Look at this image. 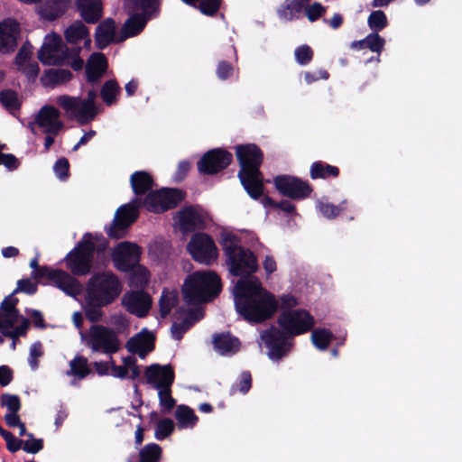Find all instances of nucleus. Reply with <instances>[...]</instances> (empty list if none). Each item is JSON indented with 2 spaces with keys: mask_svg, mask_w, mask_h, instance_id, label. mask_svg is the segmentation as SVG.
<instances>
[{
  "mask_svg": "<svg viewBox=\"0 0 462 462\" xmlns=\"http://www.w3.org/2000/svg\"><path fill=\"white\" fill-rule=\"evenodd\" d=\"M300 303L293 294H282L278 299L263 287L260 281H241L236 286V307L245 320L262 323L273 318L278 310H292Z\"/></svg>",
  "mask_w": 462,
  "mask_h": 462,
  "instance_id": "f257e3e1",
  "label": "nucleus"
},
{
  "mask_svg": "<svg viewBox=\"0 0 462 462\" xmlns=\"http://www.w3.org/2000/svg\"><path fill=\"white\" fill-rule=\"evenodd\" d=\"M240 238L234 233H222L220 245L226 255V263L228 271L233 275L240 277L234 286L235 309L239 315L243 316L238 310L236 304V286L241 280H258L254 278L259 268L258 259L250 248L240 245Z\"/></svg>",
  "mask_w": 462,
  "mask_h": 462,
  "instance_id": "f03ea898",
  "label": "nucleus"
},
{
  "mask_svg": "<svg viewBox=\"0 0 462 462\" xmlns=\"http://www.w3.org/2000/svg\"><path fill=\"white\" fill-rule=\"evenodd\" d=\"M239 162L238 179L253 199H259L264 193L263 175L261 171L263 152L257 144H239L236 147Z\"/></svg>",
  "mask_w": 462,
  "mask_h": 462,
  "instance_id": "7ed1b4c3",
  "label": "nucleus"
},
{
  "mask_svg": "<svg viewBox=\"0 0 462 462\" xmlns=\"http://www.w3.org/2000/svg\"><path fill=\"white\" fill-rule=\"evenodd\" d=\"M222 291L221 278L216 273H193L182 285V294L187 303L208 302Z\"/></svg>",
  "mask_w": 462,
  "mask_h": 462,
  "instance_id": "20e7f679",
  "label": "nucleus"
},
{
  "mask_svg": "<svg viewBox=\"0 0 462 462\" xmlns=\"http://www.w3.org/2000/svg\"><path fill=\"white\" fill-rule=\"evenodd\" d=\"M88 282L90 284L91 300L101 308L111 305L123 291L120 278L112 271L93 273Z\"/></svg>",
  "mask_w": 462,
  "mask_h": 462,
  "instance_id": "39448f33",
  "label": "nucleus"
},
{
  "mask_svg": "<svg viewBox=\"0 0 462 462\" xmlns=\"http://www.w3.org/2000/svg\"><path fill=\"white\" fill-rule=\"evenodd\" d=\"M92 233L87 232L80 241L65 256L64 262L70 273L75 275H87L93 270V246L91 245Z\"/></svg>",
  "mask_w": 462,
  "mask_h": 462,
  "instance_id": "423d86ee",
  "label": "nucleus"
},
{
  "mask_svg": "<svg viewBox=\"0 0 462 462\" xmlns=\"http://www.w3.org/2000/svg\"><path fill=\"white\" fill-rule=\"evenodd\" d=\"M186 193L180 189H161L154 191L150 189L149 194L143 199L137 202L143 206L149 212L162 213L169 208H176L181 200L185 199Z\"/></svg>",
  "mask_w": 462,
  "mask_h": 462,
  "instance_id": "0eeeda50",
  "label": "nucleus"
},
{
  "mask_svg": "<svg viewBox=\"0 0 462 462\" xmlns=\"http://www.w3.org/2000/svg\"><path fill=\"white\" fill-rule=\"evenodd\" d=\"M277 324L286 331L287 338L292 341V337L311 330L315 325V319L307 310L293 309L291 311L280 312Z\"/></svg>",
  "mask_w": 462,
  "mask_h": 462,
  "instance_id": "6e6552de",
  "label": "nucleus"
},
{
  "mask_svg": "<svg viewBox=\"0 0 462 462\" xmlns=\"http://www.w3.org/2000/svg\"><path fill=\"white\" fill-rule=\"evenodd\" d=\"M187 249L193 260L199 263L211 264L218 257L216 242L208 233H193L187 244Z\"/></svg>",
  "mask_w": 462,
  "mask_h": 462,
  "instance_id": "1a4fd4ad",
  "label": "nucleus"
},
{
  "mask_svg": "<svg viewBox=\"0 0 462 462\" xmlns=\"http://www.w3.org/2000/svg\"><path fill=\"white\" fill-rule=\"evenodd\" d=\"M87 346L94 352L115 354L119 351L121 343L116 330L104 325H92L89 328Z\"/></svg>",
  "mask_w": 462,
  "mask_h": 462,
  "instance_id": "9d476101",
  "label": "nucleus"
},
{
  "mask_svg": "<svg viewBox=\"0 0 462 462\" xmlns=\"http://www.w3.org/2000/svg\"><path fill=\"white\" fill-rule=\"evenodd\" d=\"M69 49L62 42V37L56 32H51L44 37V42L38 51L37 56L42 64H54L60 66L66 59H69Z\"/></svg>",
  "mask_w": 462,
  "mask_h": 462,
  "instance_id": "9b49d317",
  "label": "nucleus"
},
{
  "mask_svg": "<svg viewBox=\"0 0 462 462\" xmlns=\"http://www.w3.org/2000/svg\"><path fill=\"white\" fill-rule=\"evenodd\" d=\"M273 185L279 194L295 200L306 199L313 191V186L310 181L292 175L275 176Z\"/></svg>",
  "mask_w": 462,
  "mask_h": 462,
  "instance_id": "f8f14e48",
  "label": "nucleus"
},
{
  "mask_svg": "<svg viewBox=\"0 0 462 462\" xmlns=\"http://www.w3.org/2000/svg\"><path fill=\"white\" fill-rule=\"evenodd\" d=\"M266 348L268 356L273 361H280L292 349V342L288 339L287 333L280 327H271L263 330L261 336Z\"/></svg>",
  "mask_w": 462,
  "mask_h": 462,
  "instance_id": "ddd939ff",
  "label": "nucleus"
},
{
  "mask_svg": "<svg viewBox=\"0 0 462 462\" xmlns=\"http://www.w3.org/2000/svg\"><path fill=\"white\" fill-rule=\"evenodd\" d=\"M233 154L226 148H212L207 151L197 162L198 171L201 174H217L226 169L233 162Z\"/></svg>",
  "mask_w": 462,
  "mask_h": 462,
  "instance_id": "4468645a",
  "label": "nucleus"
},
{
  "mask_svg": "<svg viewBox=\"0 0 462 462\" xmlns=\"http://www.w3.org/2000/svg\"><path fill=\"white\" fill-rule=\"evenodd\" d=\"M142 256V248L136 243L121 242L112 253V261L120 272H130L137 266Z\"/></svg>",
  "mask_w": 462,
  "mask_h": 462,
  "instance_id": "2eb2a0df",
  "label": "nucleus"
},
{
  "mask_svg": "<svg viewBox=\"0 0 462 462\" xmlns=\"http://www.w3.org/2000/svg\"><path fill=\"white\" fill-rule=\"evenodd\" d=\"M57 104L67 113H71L81 125L90 123L96 116L90 108L87 98L81 99L79 97L59 96Z\"/></svg>",
  "mask_w": 462,
  "mask_h": 462,
  "instance_id": "dca6fc26",
  "label": "nucleus"
},
{
  "mask_svg": "<svg viewBox=\"0 0 462 462\" xmlns=\"http://www.w3.org/2000/svg\"><path fill=\"white\" fill-rule=\"evenodd\" d=\"M122 304L125 306L128 312L139 318H144L152 305V299L144 291H128L124 295Z\"/></svg>",
  "mask_w": 462,
  "mask_h": 462,
  "instance_id": "f3484780",
  "label": "nucleus"
},
{
  "mask_svg": "<svg viewBox=\"0 0 462 462\" xmlns=\"http://www.w3.org/2000/svg\"><path fill=\"white\" fill-rule=\"evenodd\" d=\"M60 116V112L53 105H43L39 110L35 123L39 127L43 128L44 133L58 135L64 127V123L61 122Z\"/></svg>",
  "mask_w": 462,
  "mask_h": 462,
  "instance_id": "a211bd4d",
  "label": "nucleus"
},
{
  "mask_svg": "<svg viewBox=\"0 0 462 462\" xmlns=\"http://www.w3.org/2000/svg\"><path fill=\"white\" fill-rule=\"evenodd\" d=\"M155 340L154 333L147 328H143L127 340L125 346L131 354H137L140 358L143 359L149 352L155 348Z\"/></svg>",
  "mask_w": 462,
  "mask_h": 462,
  "instance_id": "6ab92c4d",
  "label": "nucleus"
},
{
  "mask_svg": "<svg viewBox=\"0 0 462 462\" xmlns=\"http://www.w3.org/2000/svg\"><path fill=\"white\" fill-rule=\"evenodd\" d=\"M108 68L107 59L103 52H94L85 65V74L88 84H97Z\"/></svg>",
  "mask_w": 462,
  "mask_h": 462,
  "instance_id": "aec40b11",
  "label": "nucleus"
},
{
  "mask_svg": "<svg viewBox=\"0 0 462 462\" xmlns=\"http://www.w3.org/2000/svg\"><path fill=\"white\" fill-rule=\"evenodd\" d=\"M207 223L203 215L194 207H185L179 212V228L182 233L202 230Z\"/></svg>",
  "mask_w": 462,
  "mask_h": 462,
  "instance_id": "412c9836",
  "label": "nucleus"
},
{
  "mask_svg": "<svg viewBox=\"0 0 462 462\" xmlns=\"http://www.w3.org/2000/svg\"><path fill=\"white\" fill-rule=\"evenodd\" d=\"M20 24L15 20H4L0 23V51L9 53L17 46Z\"/></svg>",
  "mask_w": 462,
  "mask_h": 462,
  "instance_id": "4be33fe9",
  "label": "nucleus"
},
{
  "mask_svg": "<svg viewBox=\"0 0 462 462\" xmlns=\"http://www.w3.org/2000/svg\"><path fill=\"white\" fill-rule=\"evenodd\" d=\"M116 24L112 17H107L98 23L96 29L95 40L98 49H105L113 42H119L116 38Z\"/></svg>",
  "mask_w": 462,
  "mask_h": 462,
  "instance_id": "5701e85b",
  "label": "nucleus"
},
{
  "mask_svg": "<svg viewBox=\"0 0 462 462\" xmlns=\"http://www.w3.org/2000/svg\"><path fill=\"white\" fill-rule=\"evenodd\" d=\"M54 284L70 297H77L83 290L81 282L75 278V274L68 273L62 269H55Z\"/></svg>",
  "mask_w": 462,
  "mask_h": 462,
  "instance_id": "b1692460",
  "label": "nucleus"
},
{
  "mask_svg": "<svg viewBox=\"0 0 462 462\" xmlns=\"http://www.w3.org/2000/svg\"><path fill=\"white\" fill-rule=\"evenodd\" d=\"M76 7L85 23H97L103 14L102 0H76Z\"/></svg>",
  "mask_w": 462,
  "mask_h": 462,
  "instance_id": "393cba45",
  "label": "nucleus"
},
{
  "mask_svg": "<svg viewBox=\"0 0 462 462\" xmlns=\"http://www.w3.org/2000/svg\"><path fill=\"white\" fill-rule=\"evenodd\" d=\"M148 23V17L143 14H131L121 27L120 36L118 41L122 42L125 39L131 38V36L139 35Z\"/></svg>",
  "mask_w": 462,
  "mask_h": 462,
  "instance_id": "a878e982",
  "label": "nucleus"
},
{
  "mask_svg": "<svg viewBox=\"0 0 462 462\" xmlns=\"http://www.w3.org/2000/svg\"><path fill=\"white\" fill-rule=\"evenodd\" d=\"M70 0H43L39 5V14L44 20L53 21L67 12Z\"/></svg>",
  "mask_w": 462,
  "mask_h": 462,
  "instance_id": "bb28decb",
  "label": "nucleus"
},
{
  "mask_svg": "<svg viewBox=\"0 0 462 462\" xmlns=\"http://www.w3.org/2000/svg\"><path fill=\"white\" fill-rule=\"evenodd\" d=\"M154 180L150 171H135L130 177V186L134 194L148 195L152 187H154Z\"/></svg>",
  "mask_w": 462,
  "mask_h": 462,
  "instance_id": "cd10ccee",
  "label": "nucleus"
},
{
  "mask_svg": "<svg viewBox=\"0 0 462 462\" xmlns=\"http://www.w3.org/2000/svg\"><path fill=\"white\" fill-rule=\"evenodd\" d=\"M172 365L166 364H151L145 367L144 377L149 384H152L154 388L161 391L164 387V379L168 372H170Z\"/></svg>",
  "mask_w": 462,
  "mask_h": 462,
  "instance_id": "c85d7f7f",
  "label": "nucleus"
},
{
  "mask_svg": "<svg viewBox=\"0 0 462 462\" xmlns=\"http://www.w3.org/2000/svg\"><path fill=\"white\" fill-rule=\"evenodd\" d=\"M73 79V73L69 69H46L41 77V83L44 87H56L59 84H65Z\"/></svg>",
  "mask_w": 462,
  "mask_h": 462,
  "instance_id": "c756f323",
  "label": "nucleus"
},
{
  "mask_svg": "<svg viewBox=\"0 0 462 462\" xmlns=\"http://www.w3.org/2000/svg\"><path fill=\"white\" fill-rule=\"evenodd\" d=\"M240 341L229 332L215 333L213 345L220 354H234L238 351Z\"/></svg>",
  "mask_w": 462,
  "mask_h": 462,
  "instance_id": "7c9ffc66",
  "label": "nucleus"
},
{
  "mask_svg": "<svg viewBox=\"0 0 462 462\" xmlns=\"http://www.w3.org/2000/svg\"><path fill=\"white\" fill-rule=\"evenodd\" d=\"M175 377L174 368L171 366L165 375L162 389L158 393L160 404L165 411H171L176 405V401L171 392V385L175 381Z\"/></svg>",
  "mask_w": 462,
  "mask_h": 462,
  "instance_id": "2f4dec72",
  "label": "nucleus"
},
{
  "mask_svg": "<svg viewBox=\"0 0 462 462\" xmlns=\"http://www.w3.org/2000/svg\"><path fill=\"white\" fill-rule=\"evenodd\" d=\"M310 0H291L285 1L278 9V15L284 20H295L300 17L302 10L306 13V6Z\"/></svg>",
  "mask_w": 462,
  "mask_h": 462,
  "instance_id": "473e14b6",
  "label": "nucleus"
},
{
  "mask_svg": "<svg viewBox=\"0 0 462 462\" xmlns=\"http://www.w3.org/2000/svg\"><path fill=\"white\" fill-rule=\"evenodd\" d=\"M125 208L126 207L117 208L110 226L106 227V233L110 238H123L128 230L130 222L122 218V213Z\"/></svg>",
  "mask_w": 462,
  "mask_h": 462,
  "instance_id": "72a5a7b5",
  "label": "nucleus"
},
{
  "mask_svg": "<svg viewBox=\"0 0 462 462\" xmlns=\"http://www.w3.org/2000/svg\"><path fill=\"white\" fill-rule=\"evenodd\" d=\"M339 174L340 169L338 166L329 165V163L324 162V161H315L310 165V175L313 180L330 179V177L336 179Z\"/></svg>",
  "mask_w": 462,
  "mask_h": 462,
  "instance_id": "f704fd0d",
  "label": "nucleus"
},
{
  "mask_svg": "<svg viewBox=\"0 0 462 462\" xmlns=\"http://www.w3.org/2000/svg\"><path fill=\"white\" fill-rule=\"evenodd\" d=\"M85 301L87 304L85 307V317L88 320L92 321V323L97 324V321L101 320L104 311L101 305H97V302H94L93 300H91L89 282H86Z\"/></svg>",
  "mask_w": 462,
  "mask_h": 462,
  "instance_id": "c9c22d12",
  "label": "nucleus"
},
{
  "mask_svg": "<svg viewBox=\"0 0 462 462\" xmlns=\"http://www.w3.org/2000/svg\"><path fill=\"white\" fill-rule=\"evenodd\" d=\"M175 417L180 428H194L199 421V417L194 410L186 404H180L176 408Z\"/></svg>",
  "mask_w": 462,
  "mask_h": 462,
  "instance_id": "e433bc0d",
  "label": "nucleus"
},
{
  "mask_svg": "<svg viewBox=\"0 0 462 462\" xmlns=\"http://www.w3.org/2000/svg\"><path fill=\"white\" fill-rule=\"evenodd\" d=\"M88 35V29L82 20H76L64 31V37L69 43H79Z\"/></svg>",
  "mask_w": 462,
  "mask_h": 462,
  "instance_id": "4c0bfd02",
  "label": "nucleus"
},
{
  "mask_svg": "<svg viewBox=\"0 0 462 462\" xmlns=\"http://www.w3.org/2000/svg\"><path fill=\"white\" fill-rule=\"evenodd\" d=\"M162 454V446L158 443H148L139 451V462H160Z\"/></svg>",
  "mask_w": 462,
  "mask_h": 462,
  "instance_id": "58836bf2",
  "label": "nucleus"
},
{
  "mask_svg": "<svg viewBox=\"0 0 462 462\" xmlns=\"http://www.w3.org/2000/svg\"><path fill=\"white\" fill-rule=\"evenodd\" d=\"M178 300L179 297L176 291H170L168 289H163L162 294L159 300L161 318H167L172 308L177 305Z\"/></svg>",
  "mask_w": 462,
  "mask_h": 462,
  "instance_id": "ea45409f",
  "label": "nucleus"
},
{
  "mask_svg": "<svg viewBox=\"0 0 462 462\" xmlns=\"http://www.w3.org/2000/svg\"><path fill=\"white\" fill-rule=\"evenodd\" d=\"M120 91L121 86L118 81L116 79H110L103 84L100 89V97L106 105H113L116 102V97Z\"/></svg>",
  "mask_w": 462,
  "mask_h": 462,
  "instance_id": "a19ab883",
  "label": "nucleus"
},
{
  "mask_svg": "<svg viewBox=\"0 0 462 462\" xmlns=\"http://www.w3.org/2000/svg\"><path fill=\"white\" fill-rule=\"evenodd\" d=\"M69 365L70 370L67 372V374H74L79 379H85L91 373V369L88 365V358L83 357V356H76L69 362Z\"/></svg>",
  "mask_w": 462,
  "mask_h": 462,
  "instance_id": "79ce46f5",
  "label": "nucleus"
},
{
  "mask_svg": "<svg viewBox=\"0 0 462 462\" xmlns=\"http://www.w3.org/2000/svg\"><path fill=\"white\" fill-rule=\"evenodd\" d=\"M0 103L10 113L18 112L22 105L14 90L0 91Z\"/></svg>",
  "mask_w": 462,
  "mask_h": 462,
  "instance_id": "37998d69",
  "label": "nucleus"
},
{
  "mask_svg": "<svg viewBox=\"0 0 462 462\" xmlns=\"http://www.w3.org/2000/svg\"><path fill=\"white\" fill-rule=\"evenodd\" d=\"M334 338L329 329H315L311 334L313 345L319 349H327Z\"/></svg>",
  "mask_w": 462,
  "mask_h": 462,
  "instance_id": "c03bdc74",
  "label": "nucleus"
},
{
  "mask_svg": "<svg viewBox=\"0 0 462 462\" xmlns=\"http://www.w3.org/2000/svg\"><path fill=\"white\" fill-rule=\"evenodd\" d=\"M367 24L370 30L379 33L388 25L386 14L383 11H373L367 18Z\"/></svg>",
  "mask_w": 462,
  "mask_h": 462,
  "instance_id": "a18cd8bd",
  "label": "nucleus"
},
{
  "mask_svg": "<svg viewBox=\"0 0 462 462\" xmlns=\"http://www.w3.org/2000/svg\"><path fill=\"white\" fill-rule=\"evenodd\" d=\"M175 430L174 420L171 418H162L155 426L154 437L157 439H164L171 436Z\"/></svg>",
  "mask_w": 462,
  "mask_h": 462,
  "instance_id": "49530a36",
  "label": "nucleus"
},
{
  "mask_svg": "<svg viewBox=\"0 0 462 462\" xmlns=\"http://www.w3.org/2000/svg\"><path fill=\"white\" fill-rule=\"evenodd\" d=\"M253 384V378L250 371H243L236 383L232 385L230 393L235 394L236 391H240L243 394H246Z\"/></svg>",
  "mask_w": 462,
  "mask_h": 462,
  "instance_id": "de8ad7c7",
  "label": "nucleus"
},
{
  "mask_svg": "<svg viewBox=\"0 0 462 462\" xmlns=\"http://www.w3.org/2000/svg\"><path fill=\"white\" fill-rule=\"evenodd\" d=\"M0 405L5 407L8 412H20L22 404L18 394L2 393L0 395Z\"/></svg>",
  "mask_w": 462,
  "mask_h": 462,
  "instance_id": "09e8293b",
  "label": "nucleus"
},
{
  "mask_svg": "<svg viewBox=\"0 0 462 462\" xmlns=\"http://www.w3.org/2000/svg\"><path fill=\"white\" fill-rule=\"evenodd\" d=\"M150 281V271L146 266H143L138 263L133 270V273L130 274V282L134 285H145L148 284Z\"/></svg>",
  "mask_w": 462,
  "mask_h": 462,
  "instance_id": "8fccbe9b",
  "label": "nucleus"
},
{
  "mask_svg": "<svg viewBox=\"0 0 462 462\" xmlns=\"http://www.w3.org/2000/svg\"><path fill=\"white\" fill-rule=\"evenodd\" d=\"M386 40L375 32H370L365 37V49L381 53L385 47Z\"/></svg>",
  "mask_w": 462,
  "mask_h": 462,
  "instance_id": "3c124183",
  "label": "nucleus"
},
{
  "mask_svg": "<svg viewBox=\"0 0 462 462\" xmlns=\"http://www.w3.org/2000/svg\"><path fill=\"white\" fill-rule=\"evenodd\" d=\"M130 3L134 7L139 5L146 17L160 12L161 0H130Z\"/></svg>",
  "mask_w": 462,
  "mask_h": 462,
  "instance_id": "603ef678",
  "label": "nucleus"
},
{
  "mask_svg": "<svg viewBox=\"0 0 462 462\" xmlns=\"http://www.w3.org/2000/svg\"><path fill=\"white\" fill-rule=\"evenodd\" d=\"M294 55L296 58L297 63L301 66H306V64L310 63L314 58V51L308 44L300 45L295 49Z\"/></svg>",
  "mask_w": 462,
  "mask_h": 462,
  "instance_id": "864d4df0",
  "label": "nucleus"
},
{
  "mask_svg": "<svg viewBox=\"0 0 462 462\" xmlns=\"http://www.w3.org/2000/svg\"><path fill=\"white\" fill-rule=\"evenodd\" d=\"M346 208V201L341 202L339 205L331 204V202H321L319 205V211L325 217L335 218L339 213Z\"/></svg>",
  "mask_w": 462,
  "mask_h": 462,
  "instance_id": "5fc2aeb1",
  "label": "nucleus"
},
{
  "mask_svg": "<svg viewBox=\"0 0 462 462\" xmlns=\"http://www.w3.org/2000/svg\"><path fill=\"white\" fill-rule=\"evenodd\" d=\"M326 13L327 7L320 4V2H313L312 5L309 4L305 7V15L311 23H314V21L323 17Z\"/></svg>",
  "mask_w": 462,
  "mask_h": 462,
  "instance_id": "6e6d98bb",
  "label": "nucleus"
},
{
  "mask_svg": "<svg viewBox=\"0 0 462 462\" xmlns=\"http://www.w3.org/2000/svg\"><path fill=\"white\" fill-rule=\"evenodd\" d=\"M14 294V291H13V293L5 297L0 304V309L5 312L11 313L12 315L20 318V312L17 309L19 299H17Z\"/></svg>",
  "mask_w": 462,
  "mask_h": 462,
  "instance_id": "4d7b16f0",
  "label": "nucleus"
},
{
  "mask_svg": "<svg viewBox=\"0 0 462 462\" xmlns=\"http://www.w3.org/2000/svg\"><path fill=\"white\" fill-rule=\"evenodd\" d=\"M137 199H134L132 202H128V204H124L123 206H125L126 208L122 214L123 220H127L130 222V226L134 223V221L137 220L139 217V207L141 204H139L138 201H136Z\"/></svg>",
  "mask_w": 462,
  "mask_h": 462,
  "instance_id": "13d9d810",
  "label": "nucleus"
},
{
  "mask_svg": "<svg viewBox=\"0 0 462 462\" xmlns=\"http://www.w3.org/2000/svg\"><path fill=\"white\" fill-rule=\"evenodd\" d=\"M223 0H199V10L202 14L215 15L218 12Z\"/></svg>",
  "mask_w": 462,
  "mask_h": 462,
  "instance_id": "bf43d9fd",
  "label": "nucleus"
},
{
  "mask_svg": "<svg viewBox=\"0 0 462 462\" xmlns=\"http://www.w3.org/2000/svg\"><path fill=\"white\" fill-rule=\"evenodd\" d=\"M38 291V283L32 282V279L23 278L20 279L17 282V287L14 292H24L25 294L33 295Z\"/></svg>",
  "mask_w": 462,
  "mask_h": 462,
  "instance_id": "052dcab7",
  "label": "nucleus"
},
{
  "mask_svg": "<svg viewBox=\"0 0 462 462\" xmlns=\"http://www.w3.org/2000/svg\"><path fill=\"white\" fill-rule=\"evenodd\" d=\"M29 439L23 442V448L30 454H36L43 448L42 439H35L33 433H27Z\"/></svg>",
  "mask_w": 462,
  "mask_h": 462,
  "instance_id": "680f3d73",
  "label": "nucleus"
},
{
  "mask_svg": "<svg viewBox=\"0 0 462 462\" xmlns=\"http://www.w3.org/2000/svg\"><path fill=\"white\" fill-rule=\"evenodd\" d=\"M18 319V317L8 314V312H2L1 333L4 337H10L8 333H13L14 326Z\"/></svg>",
  "mask_w": 462,
  "mask_h": 462,
  "instance_id": "e2e57ef3",
  "label": "nucleus"
},
{
  "mask_svg": "<svg viewBox=\"0 0 462 462\" xmlns=\"http://www.w3.org/2000/svg\"><path fill=\"white\" fill-rule=\"evenodd\" d=\"M235 72V68L231 62H227V60H220L217 64V77L220 79H231L232 75Z\"/></svg>",
  "mask_w": 462,
  "mask_h": 462,
  "instance_id": "0e129e2a",
  "label": "nucleus"
},
{
  "mask_svg": "<svg viewBox=\"0 0 462 462\" xmlns=\"http://www.w3.org/2000/svg\"><path fill=\"white\" fill-rule=\"evenodd\" d=\"M43 354L44 351L42 348V342H35L31 346L29 363L32 369H37L39 365L38 358H40V356H42Z\"/></svg>",
  "mask_w": 462,
  "mask_h": 462,
  "instance_id": "69168bd1",
  "label": "nucleus"
},
{
  "mask_svg": "<svg viewBox=\"0 0 462 462\" xmlns=\"http://www.w3.org/2000/svg\"><path fill=\"white\" fill-rule=\"evenodd\" d=\"M108 244V241L103 235L93 236V238H91V245L93 246L92 262L94 261L95 253L97 252V254H102V252L106 251Z\"/></svg>",
  "mask_w": 462,
  "mask_h": 462,
  "instance_id": "338daca9",
  "label": "nucleus"
},
{
  "mask_svg": "<svg viewBox=\"0 0 462 462\" xmlns=\"http://www.w3.org/2000/svg\"><path fill=\"white\" fill-rule=\"evenodd\" d=\"M54 171L60 179H66L69 174V163L67 158H59L55 162Z\"/></svg>",
  "mask_w": 462,
  "mask_h": 462,
  "instance_id": "774afa93",
  "label": "nucleus"
}]
</instances>
